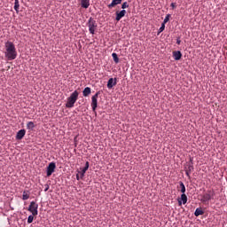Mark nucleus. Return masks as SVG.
Returning <instances> with one entry per match:
<instances>
[{"mask_svg": "<svg viewBox=\"0 0 227 227\" xmlns=\"http://www.w3.org/2000/svg\"><path fill=\"white\" fill-rule=\"evenodd\" d=\"M5 58H7L9 61H12V59L17 58V49H15V44L10 41L5 43Z\"/></svg>", "mask_w": 227, "mask_h": 227, "instance_id": "obj_1", "label": "nucleus"}, {"mask_svg": "<svg viewBox=\"0 0 227 227\" xmlns=\"http://www.w3.org/2000/svg\"><path fill=\"white\" fill-rule=\"evenodd\" d=\"M78 98H79V91L74 90L73 93H71L70 97L67 98L66 107H67V109H72V107H74V106L77 102Z\"/></svg>", "mask_w": 227, "mask_h": 227, "instance_id": "obj_2", "label": "nucleus"}, {"mask_svg": "<svg viewBox=\"0 0 227 227\" xmlns=\"http://www.w3.org/2000/svg\"><path fill=\"white\" fill-rule=\"evenodd\" d=\"M87 26L89 27V31L90 35H95V31H97V27H98V25L97 24V21L94 20L93 18H90L87 22Z\"/></svg>", "mask_w": 227, "mask_h": 227, "instance_id": "obj_3", "label": "nucleus"}, {"mask_svg": "<svg viewBox=\"0 0 227 227\" xmlns=\"http://www.w3.org/2000/svg\"><path fill=\"white\" fill-rule=\"evenodd\" d=\"M98 95H100V91L96 92V94L91 98L90 106L95 114H97V107H98Z\"/></svg>", "mask_w": 227, "mask_h": 227, "instance_id": "obj_4", "label": "nucleus"}, {"mask_svg": "<svg viewBox=\"0 0 227 227\" xmlns=\"http://www.w3.org/2000/svg\"><path fill=\"white\" fill-rule=\"evenodd\" d=\"M28 212H31L32 215H38V205L36 202L32 201L28 207Z\"/></svg>", "mask_w": 227, "mask_h": 227, "instance_id": "obj_5", "label": "nucleus"}, {"mask_svg": "<svg viewBox=\"0 0 227 227\" xmlns=\"http://www.w3.org/2000/svg\"><path fill=\"white\" fill-rule=\"evenodd\" d=\"M56 171V163L51 162L47 167V176H51Z\"/></svg>", "mask_w": 227, "mask_h": 227, "instance_id": "obj_6", "label": "nucleus"}, {"mask_svg": "<svg viewBox=\"0 0 227 227\" xmlns=\"http://www.w3.org/2000/svg\"><path fill=\"white\" fill-rule=\"evenodd\" d=\"M127 14V11L122 10L121 12L117 11L115 12V20H117V22H120V20H121V19H123V17Z\"/></svg>", "mask_w": 227, "mask_h": 227, "instance_id": "obj_7", "label": "nucleus"}, {"mask_svg": "<svg viewBox=\"0 0 227 227\" xmlns=\"http://www.w3.org/2000/svg\"><path fill=\"white\" fill-rule=\"evenodd\" d=\"M24 136H26V129H20L17 132L16 139L20 141V139L24 138Z\"/></svg>", "mask_w": 227, "mask_h": 227, "instance_id": "obj_8", "label": "nucleus"}, {"mask_svg": "<svg viewBox=\"0 0 227 227\" xmlns=\"http://www.w3.org/2000/svg\"><path fill=\"white\" fill-rule=\"evenodd\" d=\"M173 58L176 61L182 59V52L180 51H173Z\"/></svg>", "mask_w": 227, "mask_h": 227, "instance_id": "obj_9", "label": "nucleus"}, {"mask_svg": "<svg viewBox=\"0 0 227 227\" xmlns=\"http://www.w3.org/2000/svg\"><path fill=\"white\" fill-rule=\"evenodd\" d=\"M113 86H116V78H110L107 82V89L111 90Z\"/></svg>", "mask_w": 227, "mask_h": 227, "instance_id": "obj_10", "label": "nucleus"}, {"mask_svg": "<svg viewBox=\"0 0 227 227\" xmlns=\"http://www.w3.org/2000/svg\"><path fill=\"white\" fill-rule=\"evenodd\" d=\"M90 168V162L86 161L85 163V167L82 169V171L80 172V176H81V178H83L84 177V175L86 173V170L89 169Z\"/></svg>", "mask_w": 227, "mask_h": 227, "instance_id": "obj_11", "label": "nucleus"}, {"mask_svg": "<svg viewBox=\"0 0 227 227\" xmlns=\"http://www.w3.org/2000/svg\"><path fill=\"white\" fill-rule=\"evenodd\" d=\"M82 8L88 9L90 8V0H80Z\"/></svg>", "mask_w": 227, "mask_h": 227, "instance_id": "obj_12", "label": "nucleus"}, {"mask_svg": "<svg viewBox=\"0 0 227 227\" xmlns=\"http://www.w3.org/2000/svg\"><path fill=\"white\" fill-rule=\"evenodd\" d=\"M178 191L182 192V194L185 193V184H184V182L180 181L179 185L177 186Z\"/></svg>", "mask_w": 227, "mask_h": 227, "instance_id": "obj_13", "label": "nucleus"}, {"mask_svg": "<svg viewBox=\"0 0 227 227\" xmlns=\"http://www.w3.org/2000/svg\"><path fill=\"white\" fill-rule=\"evenodd\" d=\"M117 4H121V0H113L110 4H108V8H114Z\"/></svg>", "mask_w": 227, "mask_h": 227, "instance_id": "obj_14", "label": "nucleus"}, {"mask_svg": "<svg viewBox=\"0 0 227 227\" xmlns=\"http://www.w3.org/2000/svg\"><path fill=\"white\" fill-rule=\"evenodd\" d=\"M83 97H90L91 95V88L86 87L82 91Z\"/></svg>", "mask_w": 227, "mask_h": 227, "instance_id": "obj_15", "label": "nucleus"}, {"mask_svg": "<svg viewBox=\"0 0 227 227\" xmlns=\"http://www.w3.org/2000/svg\"><path fill=\"white\" fill-rule=\"evenodd\" d=\"M192 169H194V167H192V165H190L185 170V175L186 176H188V178H191V171H192Z\"/></svg>", "mask_w": 227, "mask_h": 227, "instance_id": "obj_16", "label": "nucleus"}, {"mask_svg": "<svg viewBox=\"0 0 227 227\" xmlns=\"http://www.w3.org/2000/svg\"><path fill=\"white\" fill-rule=\"evenodd\" d=\"M203 214H205V212H203L201 208H197L194 212V215L196 217H199V215H203Z\"/></svg>", "mask_w": 227, "mask_h": 227, "instance_id": "obj_17", "label": "nucleus"}, {"mask_svg": "<svg viewBox=\"0 0 227 227\" xmlns=\"http://www.w3.org/2000/svg\"><path fill=\"white\" fill-rule=\"evenodd\" d=\"M27 130H33V129H35V122L28 121L27 123Z\"/></svg>", "mask_w": 227, "mask_h": 227, "instance_id": "obj_18", "label": "nucleus"}, {"mask_svg": "<svg viewBox=\"0 0 227 227\" xmlns=\"http://www.w3.org/2000/svg\"><path fill=\"white\" fill-rule=\"evenodd\" d=\"M19 8H20L19 0H14V10H15L16 13H19Z\"/></svg>", "mask_w": 227, "mask_h": 227, "instance_id": "obj_19", "label": "nucleus"}, {"mask_svg": "<svg viewBox=\"0 0 227 227\" xmlns=\"http://www.w3.org/2000/svg\"><path fill=\"white\" fill-rule=\"evenodd\" d=\"M112 58L114 61V63H120V59L118 58V54L116 53H112Z\"/></svg>", "mask_w": 227, "mask_h": 227, "instance_id": "obj_20", "label": "nucleus"}, {"mask_svg": "<svg viewBox=\"0 0 227 227\" xmlns=\"http://www.w3.org/2000/svg\"><path fill=\"white\" fill-rule=\"evenodd\" d=\"M35 215H30L27 218V223L31 224V223H33L34 219H35Z\"/></svg>", "mask_w": 227, "mask_h": 227, "instance_id": "obj_21", "label": "nucleus"}, {"mask_svg": "<svg viewBox=\"0 0 227 227\" xmlns=\"http://www.w3.org/2000/svg\"><path fill=\"white\" fill-rule=\"evenodd\" d=\"M23 200H29V192H23Z\"/></svg>", "mask_w": 227, "mask_h": 227, "instance_id": "obj_22", "label": "nucleus"}, {"mask_svg": "<svg viewBox=\"0 0 227 227\" xmlns=\"http://www.w3.org/2000/svg\"><path fill=\"white\" fill-rule=\"evenodd\" d=\"M169 17H171V14H167L164 20L163 24H167V22H169Z\"/></svg>", "mask_w": 227, "mask_h": 227, "instance_id": "obj_23", "label": "nucleus"}, {"mask_svg": "<svg viewBox=\"0 0 227 227\" xmlns=\"http://www.w3.org/2000/svg\"><path fill=\"white\" fill-rule=\"evenodd\" d=\"M164 29H166V24L162 23L161 27L159 29V33H162V31H164Z\"/></svg>", "mask_w": 227, "mask_h": 227, "instance_id": "obj_24", "label": "nucleus"}, {"mask_svg": "<svg viewBox=\"0 0 227 227\" xmlns=\"http://www.w3.org/2000/svg\"><path fill=\"white\" fill-rule=\"evenodd\" d=\"M121 8H122V10H125V8H129V3L124 2V3L121 4Z\"/></svg>", "mask_w": 227, "mask_h": 227, "instance_id": "obj_25", "label": "nucleus"}, {"mask_svg": "<svg viewBox=\"0 0 227 227\" xmlns=\"http://www.w3.org/2000/svg\"><path fill=\"white\" fill-rule=\"evenodd\" d=\"M210 194H212V192H208V193H206V197H205V200H212V197L210 196Z\"/></svg>", "mask_w": 227, "mask_h": 227, "instance_id": "obj_26", "label": "nucleus"}, {"mask_svg": "<svg viewBox=\"0 0 227 227\" xmlns=\"http://www.w3.org/2000/svg\"><path fill=\"white\" fill-rule=\"evenodd\" d=\"M181 200H187V195H185V193H183L181 195Z\"/></svg>", "mask_w": 227, "mask_h": 227, "instance_id": "obj_27", "label": "nucleus"}, {"mask_svg": "<svg viewBox=\"0 0 227 227\" xmlns=\"http://www.w3.org/2000/svg\"><path fill=\"white\" fill-rule=\"evenodd\" d=\"M170 6L172 7L173 10H175V8H176V4L172 3V4H170Z\"/></svg>", "mask_w": 227, "mask_h": 227, "instance_id": "obj_28", "label": "nucleus"}, {"mask_svg": "<svg viewBox=\"0 0 227 227\" xmlns=\"http://www.w3.org/2000/svg\"><path fill=\"white\" fill-rule=\"evenodd\" d=\"M182 200H178V207H182Z\"/></svg>", "mask_w": 227, "mask_h": 227, "instance_id": "obj_29", "label": "nucleus"}, {"mask_svg": "<svg viewBox=\"0 0 227 227\" xmlns=\"http://www.w3.org/2000/svg\"><path fill=\"white\" fill-rule=\"evenodd\" d=\"M176 43L177 45H180V43H182V41L180 39H176Z\"/></svg>", "mask_w": 227, "mask_h": 227, "instance_id": "obj_30", "label": "nucleus"}, {"mask_svg": "<svg viewBox=\"0 0 227 227\" xmlns=\"http://www.w3.org/2000/svg\"><path fill=\"white\" fill-rule=\"evenodd\" d=\"M76 179H77V180H81V174H77V175H76Z\"/></svg>", "mask_w": 227, "mask_h": 227, "instance_id": "obj_31", "label": "nucleus"}, {"mask_svg": "<svg viewBox=\"0 0 227 227\" xmlns=\"http://www.w3.org/2000/svg\"><path fill=\"white\" fill-rule=\"evenodd\" d=\"M185 203H187V200H182V204L185 205Z\"/></svg>", "mask_w": 227, "mask_h": 227, "instance_id": "obj_32", "label": "nucleus"}, {"mask_svg": "<svg viewBox=\"0 0 227 227\" xmlns=\"http://www.w3.org/2000/svg\"><path fill=\"white\" fill-rule=\"evenodd\" d=\"M45 191H49V186H47V187L45 188Z\"/></svg>", "mask_w": 227, "mask_h": 227, "instance_id": "obj_33", "label": "nucleus"}]
</instances>
